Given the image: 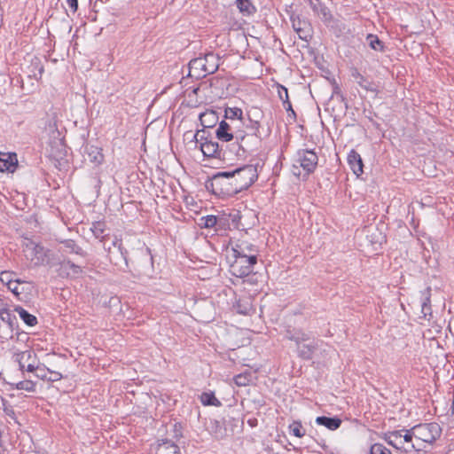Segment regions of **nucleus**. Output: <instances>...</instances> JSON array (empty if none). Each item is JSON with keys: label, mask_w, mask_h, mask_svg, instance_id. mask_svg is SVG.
<instances>
[{"label": "nucleus", "mask_w": 454, "mask_h": 454, "mask_svg": "<svg viewBox=\"0 0 454 454\" xmlns=\"http://www.w3.org/2000/svg\"><path fill=\"white\" fill-rule=\"evenodd\" d=\"M22 282L19 279H8L7 287L15 295L19 296L22 292L20 290V286Z\"/></svg>", "instance_id": "4c0bfd02"}, {"label": "nucleus", "mask_w": 454, "mask_h": 454, "mask_svg": "<svg viewBox=\"0 0 454 454\" xmlns=\"http://www.w3.org/2000/svg\"><path fill=\"white\" fill-rule=\"evenodd\" d=\"M200 121L204 129L214 128L218 122V114L214 110H207L200 114Z\"/></svg>", "instance_id": "f3484780"}, {"label": "nucleus", "mask_w": 454, "mask_h": 454, "mask_svg": "<svg viewBox=\"0 0 454 454\" xmlns=\"http://www.w3.org/2000/svg\"><path fill=\"white\" fill-rule=\"evenodd\" d=\"M259 162L247 164L231 171H221L215 174L205 183V187L213 194L222 197H233L247 190L258 179Z\"/></svg>", "instance_id": "f257e3e1"}, {"label": "nucleus", "mask_w": 454, "mask_h": 454, "mask_svg": "<svg viewBox=\"0 0 454 454\" xmlns=\"http://www.w3.org/2000/svg\"><path fill=\"white\" fill-rule=\"evenodd\" d=\"M413 437H414V434H412V428L411 430H406L405 434L403 435V444L405 442H411Z\"/></svg>", "instance_id": "603ef678"}, {"label": "nucleus", "mask_w": 454, "mask_h": 454, "mask_svg": "<svg viewBox=\"0 0 454 454\" xmlns=\"http://www.w3.org/2000/svg\"><path fill=\"white\" fill-rule=\"evenodd\" d=\"M0 317L1 320L6 323L12 330L14 328V325L17 323V318L9 311V309H6L4 313L0 314Z\"/></svg>", "instance_id": "e433bc0d"}, {"label": "nucleus", "mask_w": 454, "mask_h": 454, "mask_svg": "<svg viewBox=\"0 0 454 454\" xmlns=\"http://www.w3.org/2000/svg\"><path fill=\"white\" fill-rule=\"evenodd\" d=\"M303 22H305V21H304V20H301V23H303ZM301 27H304V25H303V24H301Z\"/></svg>", "instance_id": "e2e57ef3"}, {"label": "nucleus", "mask_w": 454, "mask_h": 454, "mask_svg": "<svg viewBox=\"0 0 454 454\" xmlns=\"http://www.w3.org/2000/svg\"><path fill=\"white\" fill-rule=\"evenodd\" d=\"M301 24L302 23L300 19L298 20H294V29L297 33L299 38L306 43V45L302 44L301 46H306L308 48V52L312 53V49L309 46V43L312 39V27L310 23L303 22L304 27H301Z\"/></svg>", "instance_id": "9b49d317"}, {"label": "nucleus", "mask_w": 454, "mask_h": 454, "mask_svg": "<svg viewBox=\"0 0 454 454\" xmlns=\"http://www.w3.org/2000/svg\"><path fill=\"white\" fill-rule=\"evenodd\" d=\"M57 272L61 278H76L82 274V270L70 260H63L59 262Z\"/></svg>", "instance_id": "9d476101"}, {"label": "nucleus", "mask_w": 454, "mask_h": 454, "mask_svg": "<svg viewBox=\"0 0 454 454\" xmlns=\"http://www.w3.org/2000/svg\"><path fill=\"white\" fill-rule=\"evenodd\" d=\"M106 247H113V246H112V242H111L110 244H108V243L106 242Z\"/></svg>", "instance_id": "680f3d73"}, {"label": "nucleus", "mask_w": 454, "mask_h": 454, "mask_svg": "<svg viewBox=\"0 0 454 454\" xmlns=\"http://www.w3.org/2000/svg\"><path fill=\"white\" fill-rule=\"evenodd\" d=\"M35 244L36 242H35L34 240L30 239H25L24 246L26 247V248L32 249Z\"/></svg>", "instance_id": "4d7b16f0"}, {"label": "nucleus", "mask_w": 454, "mask_h": 454, "mask_svg": "<svg viewBox=\"0 0 454 454\" xmlns=\"http://www.w3.org/2000/svg\"><path fill=\"white\" fill-rule=\"evenodd\" d=\"M412 448L419 450V449L416 448V446L414 444H412Z\"/></svg>", "instance_id": "0e129e2a"}, {"label": "nucleus", "mask_w": 454, "mask_h": 454, "mask_svg": "<svg viewBox=\"0 0 454 454\" xmlns=\"http://www.w3.org/2000/svg\"><path fill=\"white\" fill-rule=\"evenodd\" d=\"M370 454H392V452L383 444L374 443L371 446Z\"/></svg>", "instance_id": "58836bf2"}, {"label": "nucleus", "mask_w": 454, "mask_h": 454, "mask_svg": "<svg viewBox=\"0 0 454 454\" xmlns=\"http://www.w3.org/2000/svg\"><path fill=\"white\" fill-rule=\"evenodd\" d=\"M307 153L312 154V150L299 151L292 166L293 175L302 180H307L312 173V160Z\"/></svg>", "instance_id": "0eeeda50"}, {"label": "nucleus", "mask_w": 454, "mask_h": 454, "mask_svg": "<svg viewBox=\"0 0 454 454\" xmlns=\"http://www.w3.org/2000/svg\"><path fill=\"white\" fill-rule=\"evenodd\" d=\"M225 114H224V117L226 119H229V120H239V121H242L243 120V112L240 108L239 107H227L224 111Z\"/></svg>", "instance_id": "473e14b6"}, {"label": "nucleus", "mask_w": 454, "mask_h": 454, "mask_svg": "<svg viewBox=\"0 0 454 454\" xmlns=\"http://www.w3.org/2000/svg\"><path fill=\"white\" fill-rule=\"evenodd\" d=\"M431 288L427 287L423 293V301L421 304V311L426 317L427 315L431 314Z\"/></svg>", "instance_id": "7c9ffc66"}, {"label": "nucleus", "mask_w": 454, "mask_h": 454, "mask_svg": "<svg viewBox=\"0 0 454 454\" xmlns=\"http://www.w3.org/2000/svg\"><path fill=\"white\" fill-rule=\"evenodd\" d=\"M16 388L34 392L35 390V384L32 380H22L16 384Z\"/></svg>", "instance_id": "a19ab883"}, {"label": "nucleus", "mask_w": 454, "mask_h": 454, "mask_svg": "<svg viewBox=\"0 0 454 454\" xmlns=\"http://www.w3.org/2000/svg\"><path fill=\"white\" fill-rule=\"evenodd\" d=\"M66 248V250L69 253H74L78 255H81L84 257L86 255V253L82 250V248L78 246L74 240L73 239H66L61 242Z\"/></svg>", "instance_id": "c85d7f7f"}, {"label": "nucleus", "mask_w": 454, "mask_h": 454, "mask_svg": "<svg viewBox=\"0 0 454 454\" xmlns=\"http://www.w3.org/2000/svg\"><path fill=\"white\" fill-rule=\"evenodd\" d=\"M200 401L204 405H212L220 407L222 403L215 397L213 392H203L200 395Z\"/></svg>", "instance_id": "c756f323"}, {"label": "nucleus", "mask_w": 454, "mask_h": 454, "mask_svg": "<svg viewBox=\"0 0 454 454\" xmlns=\"http://www.w3.org/2000/svg\"><path fill=\"white\" fill-rule=\"evenodd\" d=\"M318 15L320 16L321 20L325 23L329 22L332 19L331 12H330L329 9L325 6L320 5V8L318 11Z\"/></svg>", "instance_id": "a18cd8bd"}, {"label": "nucleus", "mask_w": 454, "mask_h": 454, "mask_svg": "<svg viewBox=\"0 0 454 454\" xmlns=\"http://www.w3.org/2000/svg\"><path fill=\"white\" fill-rule=\"evenodd\" d=\"M173 433H174V435L173 437L176 439V440H178L180 439L181 437H183V426L181 423L179 422H176L174 425H173Z\"/></svg>", "instance_id": "de8ad7c7"}, {"label": "nucleus", "mask_w": 454, "mask_h": 454, "mask_svg": "<svg viewBox=\"0 0 454 454\" xmlns=\"http://www.w3.org/2000/svg\"><path fill=\"white\" fill-rule=\"evenodd\" d=\"M112 247H106L104 243V249L108 252L109 261L120 270L128 271L129 269V257L126 248L123 247L121 239L114 237L112 239Z\"/></svg>", "instance_id": "20e7f679"}, {"label": "nucleus", "mask_w": 454, "mask_h": 454, "mask_svg": "<svg viewBox=\"0 0 454 454\" xmlns=\"http://www.w3.org/2000/svg\"><path fill=\"white\" fill-rule=\"evenodd\" d=\"M162 444H169V447L173 450L172 454H181L179 447L168 439L162 440Z\"/></svg>", "instance_id": "09e8293b"}, {"label": "nucleus", "mask_w": 454, "mask_h": 454, "mask_svg": "<svg viewBox=\"0 0 454 454\" xmlns=\"http://www.w3.org/2000/svg\"><path fill=\"white\" fill-rule=\"evenodd\" d=\"M93 235L96 239H98L103 244L106 242V239H109V234L106 233V223L102 221L94 222L90 228Z\"/></svg>", "instance_id": "a211bd4d"}, {"label": "nucleus", "mask_w": 454, "mask_h": 454, "mask_svg": "<svg viewBox=\"0 0 454 454\" xmlns=\"http://www.w3.org/2000/svg\"><path fill=\"white\" fill-rule=\"evenodd\" d=\"M200 150L205 157L215 158L219 160L225 159V152L220 147L217 142L213 140L200 143Z\"/></svg>", "instance_id": "1a4fd4ad"}, {"label": "nucleus", "mask_w": 454, "mask_h": 454, "mask_svg": "<svg viewBox=\"0 0 454 454\" xmlns=\"http://www.w3.org/2000/svg\"><path fill=\"white\" fill-rule=\"evenodd\" d=\"M232 257L234 261L230 265V271L237 278L248 277L254 271V267L258 261L254 254H249L247 257L239 255H232Z\"/></svg>", "instance_id": "423d86ee"}, {"label": "nucleus", "mask_w": 454, "mask_h": 454, "mask_svg": "<svg viewBox=\"0 0 454 454\" xmlns=\"http://www.w3.org/2000/svg\"><path fill=\"white\" fill-rule=\"evenodd\" d=\"M69 7L73 12H75L78 9V0H67Z\"/></svg>", "instance_id": "6e6d98bb"}, {"label": "nucleus", "mask_w": 454, "mask_h": 454, "mask_svg": "<svg viewBox=\"0 0 454 454\" xmlns=\"http://www.w3.org/2000/svg\"><path fill=\"white\" fill-rule=\"evenodd\" d=\"M348 163L353 173L359 176L363 174V160L360 154L356 150H351L348 154Z\"/></svg>", "instance_id": "2eb2a0df"}, {"label": "nucleus", "mask_w": 454, "mask_h": 454, "mask_svg": "<svg viewBox=\"0 0 454 454\" xmlns=\"http://www.w3.org/2000/svg\"><path fill=\"white\" fill-rule=\"evenodd\" d=\"M31 66L37 70V72H35V70L32 71V74H28V77L31 78V77H34L35 80H40L42 75H43V73L44 71L43 69V66L41 64V61L39 59L37 58H35L34 59H32L31 61Z\"/></svg>", "instance_id": "2f4dec72"}, {"label": "nucleus", "mask_w": 454, "mask_h": 454, "mask_svg": "<svg viewBox=\"0 0 454 454\" xmlns=\"http://www.w3.org/2000/svg\"><path fill=\"white\" fill-rule=\"evenodd\" d=\"M137 271L138 274L151 276L153 272V257L149 247H141L134 251L129 257L128 271Z\"/></svg>", "instance_id": "7ed1b4c3"}, {"label": "nucleus", "mask_w": 454, "mask_h": 454, "mask_svg": "<svg viewBox=\"0 0 454 454\" xmlns=\"http://www.w3.org/2000/svg\"><path fill=\"white\" fill-rule=\"evenodd\" d=\"M35 376L37 378L42 379V380H46L47 379L45 370L43 368L39 367V366H36Z\"/></svg>", "instance_id": "864d4df0"}, {"label": "nucleus", "mask_w": 454, "mask_h": 454, "mask_svg": "<svg viewBox=\"0 0 454 454\" xmlns=\"http://www.w3.org/2000/svg\"><path fill=\"white\" fill-rule=\"evenodd\" d=\"M235 384L239 387L248 386L253 381V373L249 371H246L242 373L236 375L233 378Z\"/></svg>", "instance_id": "cd10ccee"}, {"label": "nucleus", "mask_w": 454, "mask_h": 454, "mask_svg": "<svg viewBox=\"0 0 454 454\" xmlns=\"http://www.w3.org/2000/svg\"><path fill=\"white\" fill-rule=\"evenodd\" d=\"M286 337L294 341L298 356L302 359H310L312 357V338L309 333H305L299 329L288 331Z\"/></svg>", "instance_id": "39448f33"}, {"label": "nucleus", "mask_w": 454, "mask_h": 454, "mask_svg": "<svg viewBox=\"0 0 454 454\" xmlns=\"http://www.w3.org/2000/svg\"><path fill=\"white\" fill-rule=\"evenodd\" d=\"M200 221V223L199 224L200 225V227L208 229L215 227L218 223L219 219L215 215H209L201 217Z\"/></svg>", "instance_id": "f704fd0d"}, {"label": "nucleus", "mask_w": 454, "mask_h": 454, "mask_svg": "<svg viewBox=\"0 0 454 454\" xmlns=\"http://www.w3.org/2000/svg\"><path fill=\"white\" fill-rule=\"evenodd\" d=\"M1 400L3 403L4 411L5 415L15 420L16 416H15V411H14V409L12 408V406L8 404L7 401L4 400V398H1Z\"/></svg>", "instance_id": "c03bdc74"}, {"label": "nucleus", "mask_w": 454, "mask_h": 454, "mask_svg": "<svg viewBox=\"0 0 454 454\" xmlns=\"http://www.w3.org/2000/svg\"><path fill=\"white\" fill-rule=\"evenodd\" d=\"M384 438L389 445L395 449L401 450L404 448L402 431L388 432L385 434Z\"/></svg>", "instance_id": "6ab92c4d"}, {"label": "nucleus", "mask_w": 454, "mask_h": 454, "mask_svg": "<svg viewBox=\"0 0 454 454\" xmlns=\"http://www.w3.org/2000/svg\"><path fill=\"white\" fill-rule=\"evenodd\" d=\"M236 5L243 15L249 16L256 12V8L250 0H237Z\"/></svg>", "instance_id": "393cba45"}, {"label": "nucleus", "mask_w": 454, "mask_h": 454, "mask_svg": "<svg viewBox=\"0 0 454 454\" xmlns=\"http://www.w3.org/2000/svg\"><path fill=\"white\" fill-rule=\"evenodd\" d=\"M366 41L372 49H373L375 51H383V50H384L383 43L379 39V37L377 35L369 34L366 37Z\"/></svg>", "instance_id": "72a5a7b5"}, {"label": "nucleus", "mask_w": 454, "mask_h": 454, "mask_svg": "<svg viewBox=\"0 0 454 454\" xmlns=\"http://www.w3.org/2000/svg\"><path fill=\"white\" fill-rule=\"evenodd\" d=\"M278 94L279 98L282 100L286 110L287 112L291 111L293 114H295L294 111L292 108L291 102L289 101L287 89L281 84H278Z\"/></svg>", "instance_id": "bb28decb"}, {"label": "nucleus", "mask_w": 454, "mask_h": 454, "mask_svg": "<svg viewBox=\"0 0 454 454\" xmlns=\"http://www.w3.org/2000/svg\"><path fill=\"white\" fill-rule=\"evenodd\" d=\"M194 138L196 142L200 144L213 140L212 135L209 132H207L206 129L204 128L200 130H197L196 134L194 135Z\"/></svg>", "instance_id": "c9c22d12"}, {"label": "nucleus", "mask_w": 454, "mask_h": 454, "mask_svg": "<svg viewBox=\"0 0 454 454\" xmlns=\"http://www.w3.org/2000/svg\"><path fill=\"white\" fill-rule=\"evenodd\" d=\"M316 64H317V67H318V69L320 70V75L322 77L325 78L326 80H328L333 85V93H335V94L339 93L340 88L336 84L335 79L333 77H332V73L328 69V67H325L323 64H321L317 61L316 62Z\"/></svg>", "instance_id": "a878e982"}, {"label": "nucleus", "mask_w": 454, "mask_h": 454, "mask_svg": "<svg viewBox=\"0 0 454 454\" xmlns=\"http://www.w3.org/2000/svg\"><path fill=\"white\" fill-rule=\"evenodd\" d=\"M25 368L27 372H35L36 366H35L32 363H28Z\"/></svg>", "instance_id": "052dcab7"}, {"label": "nucleus", "mask_w": 454, "mask_h": 454, "mask_svg": "<svg viewBox=\"0 0 454 454\" xmlns=\"http://www.w3.org/2000/svg\"><path fill=\"white\" fill-rule=\"evenodd\" d=\"M309 4H312V0H309Z\"/></svg>", "instance_id": "338daca9"}, {"label": "nucleus", "mask_w": 454, "mask_h": 454, "mask_svg": "<svg viewBox=\"0 0 454 454\" xmlns=\"http://www.w3.org/2000/svg\"><path fill=\"white\" fill-rule=\"evenodd\" d=\"M289 427L292 434L297 437H301L305 434V431L300 422L294 421L290 425Z\"/></svg>", "instance_id": "79ce46f5"}, {"label": "nucleus", "mask_w": 454, "mask_h": 454, "mask_svg": "<svg viewBox=\"0 0 454 454\" xmlns=\"http://www.w3.org/2000/svg\"><path fill=\"white\" fill-rule=\"evenodd\" d=\"M248 138H250V137L247 136V135H243V136H240V137H239L238 135L236 136L237 141H239V140L240 141L239 143V149H241L244 153L248 150L247 143V140Z\"/></svg>", "instance_id": "49530a36"}, {"label": "nucleus", "mask_w": 454, "mask_h": 454, "mask_svg": "<svg viewBox=\"0 0 454 454\" xmlns=\"http://www.w3.org/2000/svg\"><path fill=\"white\" fill-rule=\"evenodd\" d=\"M11 276H12V273L9 272V271H3L0 275V279L3 283H6L8 282V279H12L11 278Z\"/></svg>", "instance_id": "5fc2aeb1"}, {"label": "nucleus", "mask_w": 454, "mask_h": 454, "mask_svg": "<svg viewBox=\"0 0 454 454\" xmlns=\"http://www.w3.org/2000/svg\"><path fill=\"white\" fill-rule=\"evenodd\" d=\"M14 311L17 312L20 317V319L27 325V326H35L37 325V318L35 316L30 314L27 310H26L21 306H16L14 308Z\"/></svg>", "instance_id": "412c9836"}, {"label": "nucleus", "mask_w": 454, "mask_h": 454, "mask_svg": "<svg viewBox=\"0 0 454 454\" xmlns=\"http://www.w3.org/2000/svg\"><path fill=\"white\" fill-rule=\"evenodd\" d=\"M352 77L356 80V82H357V80H363V75L356 70L355 69L353 72H352Z\"/></svg>", "instance_id": "13d9d810"}, {"label": "nucleus", "mask_w": 454, "mask_h": 454, "mask_svg": "<svg viewBox=\"0 0 454 454\" xmlns=\"http://www.w3.org/2000/svg\"><path fill=\"white\" fill-rule=\"evenodd\" d=\"M34 252V255L36 257H40L43 254H44V247L41 246L40 244L36 243L34 247L32 248Z\"/></svg>", "instance_id": "8fccbe9b"}, {"label": "nucleus", "mask_w": 454, "mask_h": 454, "mask_svg": "<svg viewBox=\"0 0 454 454\" xmlns=\"http://www.w3.org/2000/svg\"><path fill=\"white\" fill-rule=\"evenodd\" d=\"M309 88H310V86L309 85ZM309 93L312 95V90L311 89H309Z\"/></svg>", "instance_id": "69168bd1"}, {"label": "nucleus", "mask_w": 454, "mask_h": 454, "mask_svg": "<svg viewBox=\"0 0 454 454\" xmlns=\"http://www.w3.org/2000/svg\"><path fill=\"white\" fill-rule=\"evenodd\" d=\"M220 66L218 54L209 51L189 62L190 75L196 78L205 77L207 74L215 73Z\"/></svg>", "instance_id": "f03ea898"}, {"label": "nucleus", "mask_w": 454, "mask_h": 454, "mask_svg": "<svg viewBox=\"0 0 454 454\" xmlns=\"http://www.w3.org/2000/svg\"><path fill=\"white\" fill-rule=\"evenodd\" d=\"M15 362L19 364V367L21 371L25 370L26 364H28L29 361L35 357V354L32 350H25L22 352L16 353L14 355Z\"/></svg>", "instance_id": "4be33fe9"}, {"label": "nucleus", "mask_w": 454, "mask_h": 454, "mask_svg": "<svg viewBox=\"0 0 454 454\" xmlns=\"http://www.w3.org/2000/svg\"><path fill=\"white\" fill-rule=\"evenodd\" d=\"M316 422L317 425L324 426L332 431L338 429L341 425V419L337 417L330 418L321 416L316 419Z\"/></svg>", "instance_id": "aec40b11"}, {"label": "nucleus", "mask_w": 454, "mask_h": 454, "mask_svg": "<svg viewBox=\"0 0 454 454\" xmlns=\"http://www.w3.org/2000/svg\"><path fill=\"white\" fill-rule=\"evenodd\" d=\"M84 154L87 155V159L90 162L98 166L104 161V154L102 149L93 145L87 144L84 146Z\"/></svg>", "instance_id": "4468645a"}, {"label": "nucleus", "mask_w": 454, "mask_h": 454, "mask_svg": "<svg viewBox=\"0 0 454 454\" xmlns=\"http://www.w3.org/2000/svg\"><path fill=\"white\" fill-rule=\"evenodd\" d=\"M50 376L46 379L48 381H57L59 380L62 378V375L59 372H49Z\"/></svg>", "instance_id": "3c124183"}, {"label": "nucleus", "mask_w": 454, "mask_h": 454, "mask_svg": "<svg viewBox=\"0 0 454 454\" xmlns=\"http://www.w3.org/2000/svg\"><path fill=\"white\" fill-rule=\"evenodd\" d=\"M7 309V304L4 302V301L0 297V314H3L5 312Z\"/></svg>", "instance_id": "bf43d9fd"}, {"label": "nucleus", "mask_w": 454, "mask_h": 454, "mask_svg": "<svg viewBox=\"0 0 454 454\" xmlns=\"http://www.w3.org/2000/svg\"><path fill=\"white\" fill-rule=\"evenodd\" d=\"M247 127L253 130V136H254L256 138L261 137V133L259 130L260 123L258 121H253L252 119L249 118V124H247Z\"/></svg>", "instance_id": "37998d69"}, {"label": "nucleus", "mask_w": 454, "mask_h": 454, "mask_svg": "<svg viewBox=\"0 0 454 454\" xmlns=\"http://www.w3.org/2000/svg\"><path fill=\"white\" fill-rule=\"evenodd\" d=\"M232 255H239L247 257L249 254H254V256H258V249L257 247L247 241H241L238 243L231 248Z\"/></svg>", "instance_id": "ddd939ff"}, {"label": "nucleus", "mask_w": 454, "mask_h": 454, "mask_svg": "<svg viewBox=\"0 0 454 454\" xmlns=\"http://www.w3.org/2000/svg\"><path fill=\"white\" fill-rule=\"evenodd\" d=\"M210 433L216 438V439H223L226 436L227 429L226 427L218 420L213 419L210 420V426H209Z\"/></svg>", "instance_id": "5701e85b"}, {"label": "nucleus", "mask_w": 454, "mask_h": 454, "mask_svg": "<svg viewBox=\"0 0 454 454\" xmlns=\"http://www.w3.org/2000/svg\"><path fill=\"white\" fill-rule=\"evenodd\" d=\"M357 83L359 84V86H361L362 88L368 91L378 92L376 84L367 80L364 76L363 77V80H357Z\"/></svg>", "instance_id": "ea45409f"}, {"label": "nucleus", "mask_w": 454, "mask_h": 454, "mask_svg": "<svg viewBox=\"0 0 454 454\" xmlns=\"http://www.w3.org/2000/svg\"><path fill=\"white\" fill-rule=\"evenodd\" d=\"M215 137L218 140L223 142L231 141L234 138V134L231 125L225 121H221L215 130Z\"/></svg>", "instance_id": "dca6fc26"}, {"label": "nucleus", "mask_w": 454, "mask_h": 454, "mask_svg": "<svg viewBox=\"0 0 454 454\" xmlns=\"http://www.w3.org/2000/svg\"><path fill=\"white\" fill-rule=\"evenodd\" d=\"M442 429L437 423L419 424L412 427L414 437L426 443L432 444L441 435Z\"/></svg>", "instance_id": "6e6552de"}, {"label": "nucleus", "mask_w": 454, "mask_h": 454, "mask_svg": "<svg viewBox=\"0 0 454 454\" xmlns=\"http://www.w3.org/2000/svg\"><path fill=\"white\" fill-rule=\"evenodd\" d=\"M234 309L240 315H249L253 307L249 298L239 299L234 304Z\"/></svg>", "instance_id": "b1692460"}, {"label": "nucleus", "mask_w": 454, "mask_h": 454, "mask_svg": "<svg viewBox=\"0 0 454 454\" xmlns=\"http://www.w3.org/2000/svg\"><path fill=\"white\" fill-rule=\"evenodd\" d=\"M18 167L15 153H0V172L13 173Z\"/></svg>", "instance_id": "f8f14e48"}]
</instances>
